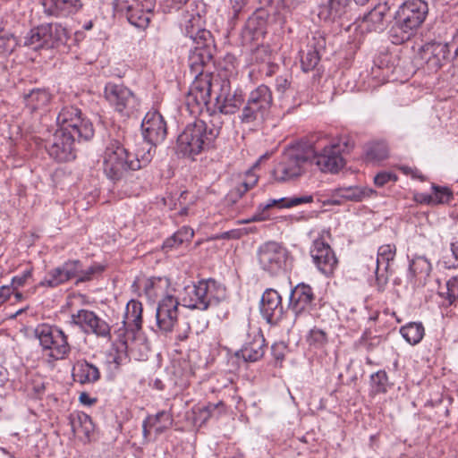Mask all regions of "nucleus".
<instances>
[{
  "mask_svg": "<svg viewBox=\"0 0 458 458\" xmlns=\"http://www.w3.org/2000/svg\"><path fill=\"white\" fill-rule=\"evenodd\" d=\"M56 123L60 129L47 148V153L57 162L72 161L76 157L75 140H89L94 136L93 123L85 116H56Z\"/></svg>",
  "mask_w": 458,
  "mask_h": 458,
  "instance_id": "1",
  "label": "nucleus"
},
{
  "mask_svg": "<svg viewBox=\"0 0 458 458\" xmlns=\"http://www.w3.org/2000/svg\"><path fill=\"white\" fill-rule=\"evenodd\" d=\"M212 61V49L193 52L190 55L189 65L194 77L190 91L186 97V110L190 114L209 113V99L213 87V75L204 72V66Z\"/></svg>",
  "mask_w": 458,
  "mask_h": 458,
  "instance_id": "2",
  "label": "nucleus"
},
{
  "mask_svg": "<svg viewBox=\"0 0 458 458\" xmlns=\"http://www.w3.org/2000/svg\"><path fill=\"white\" fill-rule=\"evenodd\" d=\"M425 0H406L394 11L387 36L394 45H402L413 38L428 15Z\"/></svg>",
  "mask_w": 458,
  "mask_h": 458,
  "instance_id": "3",
  "label": "nucleus"
},
{
  "mask_svg": "<svg viewBox=\"0 0 458 458\" xmlns=\"http://www.w3.org/2000/svg\"><path fill=\"white\" fill-rule=\"evenodd\" d=\"M170 285V280L165 276H151L145 281V296L149 302H157V325L165 332L171 331L175 325L180 303L173 295Z\"/></svg>",
  "mask_w": 458,
  "mask_h": 458,
  "instance_id": "4",
  "label": "nucleus"
},
{
  "mask_svg": "<svg viewBox=\"0 0 458 458\" xmlns=\"http://www.w3.org/2000/svg\"><path fill=\"white\" fill-rule=\"evenodd\" d=\"M219 134V127H208L206 121L196 118L186 125L177 138L175 152L179 157L196 160L208 149Z\"/></svg>",
  "mask_w": 458,
  "mask_h": 458,
  "instance_id": "5",
  "label": "nucleus"
},
{
  "mask_svg": "<svg viewBox=\"0 0 458 458\" xmlns=\"http://www.w3.org/2000/svg\"><path fill=\"white\" fill-rule=\"evenodd\" d=\"M225 298V287L211 278L186 285L180 293V301L184 307L201 311L217 306Z\"/></svg>",
  "mask_w": 458,
  "mask_h": 458,
  "instance_id": "6",
  "label": "nucleus"
},
{
  "mask_svg": "<svg viewBox=\"0 0 458 458\" xmlns=\"http://www.w3.org/2000/svg\"><path fill=\"white\" fill-rule=\"evenodd\" d=\"M354 140L349 135H341L326 144L321 149L309 147L310 165H316L322 173L337 174L346 165L344 155L354 148Z\"/></svg>",
  "mask_w": 458,
  "mask_h": 458,
  "instance_id": "7",
  "label": "nucleus"
},
{
  "mask_svg": "<svg viewBox=\"0 0 458 458\" xmlns=\"http://www.w3.org/2000/svg\"><path fill=\"white\" fill-rule=\"evenodd\" d=\"M311 154L308 148L301 144L285 148L272 171L274 179L283 182L299 178L310 165Z\"/></svg>",
  "mask_w": 458,
  "mask_h": 458,
  "instance_id": "8",
  "label": "nucleus"
},
{
  "mask_svg": "<svg viewBox=\"0 0 458 458\" xmlns=\"http://www.w3.org/2000/svg\"><path fill=\"white\" fill-rule=\"evenodd\" d=\"M131 157L118 140H111L106 147L103 157V170L106 177L115 182L128 171L140 169V161L138 158L131 159Z\"/></svg>",
  "mask_w": 458,
  "mask_h": 458,
  "instance_id": "9",
  "label": "nucleus"
},
{
  "mask_svg": "<svg viewBox=\"0 0 458 458\" xmlns=\"http://www.w3.org/2000/svg\"><path fill=\"white\" fill-rule=\"evenodd\" d=\"M257 259L260 269L271 276L284 274L293 262L287 248L276 241H268L259 245Z\"/></svg>",
  "mask_w": 458,
  "mask_h": 458,
  "instance_id": "10",
  "label": "nucleus"
},
{
  "mask_svg": "<svg viewBox=\"0 0 458 458\" xmlns=\"http://www.w3.org/2000/svg\"><path fill=\"white\" fill-rule=\"evenodd\" d=\"M35 336L43 352L55 360L65 359L71 352L68 336L56 326L40 324L35 328Z\"/></svg>",
  "mask_w": 458,
  "mask_h": 458,
  "instance_id": "11",
  "label": "nucleus"
},
{
  "mask_svg": "<svg viewBox=\"0 0 458 458\" xmlns=\"http://www.w3.org/2000/svg\"><path fill=\"white\" fill-rule=\"evenodd\" d=\"M142 304L139 301L131 300L126 306L123 317V326L125 333L123 335L121 342L125 346L127 352L140 360L136 356L135 352L140 346V329L142 324Z\"/></svg>",
  "mask_w": 458,
  "mask_h": 458,
  "instance_id": "12",
  "label": "nucleus"
},
{
  "mask_svg": "<svg viewBox=\"0 0 458 458\" xmlns=\"http://www.w3.org/2000/svg\"><path fill=\"white\" fill-rule=\"evenodd\" d=\"M71 324L78 327L86 335H94L107 342L112 339L109 324L92 310L81 309L72 313Z\"/></svg>",
  "mask_w": 458,
  "mask_h": 458,
  "instance_id": "13",
  "label": "nucleus"
},
{
  "mask_svg": "<svg viewBox=\"0 0 458 458\" xmlns=\"http://www.w3.org/2000/svg\"><path fill=\"white\" fill-rule=\"evenodd\" d=\"M325 234L329 235L330 230H323L319 236L313 241L310 256L318 269L328 276L334 273L338 260L330 245L325 242Z\"/></svg>",
  "mask_w": 458,
  "mask_h": 458,
  "instance_id": "14",
  "label": "nucleus"
},
{
  "mask_svg": "<svg viewBox=\"0 0 458 458\" xmlns=\"http://www.w3.org/2000/svg\"><path fill=\"white\" fill-rule=\"evenodd\" d=\"M79 272H81V260L69 259L61 266L49 270L44 279L39 282L38 286L55 288L72 279L79 284Z\"/></svg>",
  "mask_w": 458,
  "mask_h": 458,
  "instance_id": "15",
  "label": "nucleus"
},
{
  "mask_svg": "<svg viewBox=\"0 0 458 458\" xmlns=\"http://www.w3.org/2000/svg\"><path fill=\"white\" fill-rule=\"evenodd\" d=\"M421 50L426 67L430 72H437L449 61L450 49L447 43L428 42Z\"/></svg>",
  "mask_w": 458,
  "mask_h": 458,
  "instance_id": "16",
  "label": "nucleus"
},
{
  "mask_svg": "<svg viewBox=\"0 0 458 458\" xmlns=\"http://www.w3.org/2000/svg\"><path fill=\"white\" fill-rule=\"evenodd\" d=\"M315 301L313 289L305 284H297L290 294L289 307L295 315V318L310 313Z\"/></svg>",
  "mask_w": 458,
  "mask_h": 458,
  "instance_id": "17",
  "label": "nucleus"
},
{
  "mask_svg": "<svg viewBox=\"0 0 458 458\" xmlns=\"http://www.w3.org/2000/svg\"><path fill=\"white\" fill-rule=\"evenodd\" d=\"M260 313L268 324L276 325L284 315L282 297L277 291L267 289L264 292L260 301Z\"/></svg>",
  "mask_w": 458,
  "mask_h": 458,
  "instance_id": "18",
  "label": "nucleus"
},
{
  "mask_svg": "<svg viewBox=\"0 0 458 458\" xmlns=\"http://www.w3.org/2000/svg\"><path fill=\"white\" fill-rule=\"evenodd\" d=\"M396 255L394 244H384L377 250V267L375 270L376 284L378 291L382 292L389 280L390 263Z\"/></svg>",
  "mask_w": 458,
  "mask_h": 458,
  "instance_id": "19",
  "label": "nucleus"
},
{
  "mask_svg": "<svg viewBox=\"0 0 458 458\" xmlns=\"http://www.w3.org/2000/svg\"><path fill=\"white\" fill-rule=\"evenodd\" d=\"M272 102L273 97L270 89L264 84L259 85L250 93L243 107V114L267 113L269 111Z\"/></svg>",
  "mask_w": 458,
  "mask_h": 458,
  "instance_id": "20",
  "label": "nucleus"
},
{
  "mask_svg": "<svg viewBox=\"0 0 458 458\" xmlns=\"http://www.w3.org/2000/svg\"><path fill=\"white\" fill-rule=\"evenodd\" d=\"M44 13L49 17L67 18L82 7L81 0H41Z\"/></svg>",
  "mask_w": 458,
  "mask_h": 458,
  "instance_id": "21",
  "label": "nucleus"
},
{
  "mask_svg": "<svg viewBox=\"0 0 458 458\" xmlns=\"http://www.w3.org/2000/svg\"><path fill=\"white\" fill-rule=\"evenodd\" d=\"M265 342L260 331L254 330L252 333H248V340L237 352L236 355L245 361L255 362L264 356Z\"/></svg>",
  "mask_w": 458,
  "mask_h": 458,
  "instance_id": "22",
  "label": "nucleus"
},
{
  "mask_svg": "<svg viewBox=\"0 0 458 458\" xmlns=\"http://www.w3.org/2000/svg\"><path fill=\"white\" fill-rule=\"evenodd\" d=\"M373 193H375V191L367 187H339L331 191L328 203L332 205H342L347 201L359 202L371 196Z\"/></svg>",
  "mask_w": 458,
  "mask_h": 458,
  "instance_id": "23",
  "label": "nucleus"
},
{
  "mask_svg": "<svg viewBox=\"0 0 458 458\" xmlns=\"http://www.w3.org/2000/svg\"><path fill=\"white\" fill-rule=\"evenodd\" d=\"M148 126L145 127V140L151 144L147 154L145 153V161L148 156H151L152 150L155 152L156 146L164 141L166 137V123L164 116H152L147 122Z\"/></svg>",
  "mask_w": 458,
  "mask_h": 458,
  "instance_id": "24",
  "label": "nucleus"
},
{
  "mask_svg": "<svg viewBox=\"0 0 458 458\" xmlns=\"http://www.w3.org/2000/svg\"><path fill=\"white\" fill-rule=\"evenodd\" d=\"M105 97L116 112H123L132 99L131 91L122 84L109 82L105 87Z\"/></svg>",
  "mask_w": 458,
  "mask_h": 458,
  "instance_id": "25",
  "label": "nucleus"
},
{
  "mask_svg": "<svg viewBox=\"0 0 458 458\" xmlns=\"http://www.w3.org/2000/svg\"><path fill=\"white\" fill-rule=\"evenodd\" d=\"M72 376L81 385H91L100 379L101 374L95 364L86 360H79L72 367Z\"/></svg>",
  "mask_w": 458,
  "mask_h": 458,
  "instance_id": "26",
  "label": "nucleus"
},
{
  "mask_svg": "<svg viewBox=\"0 0 458 458\" xmlns=\"http://www.w3.org/2000/svg\"><path fill=\"white\" fill-rule=\"evenodd\" d=\"M51 96L44 89H33L24 95L25 108L30 113H46Z\"/></svg>",
  "mask_w": 458,
  "mask_h": 458,
  "instance_id": "27",
  "label": "nucleus"
},
{
  "mask_svg": "<svg viewBox=\"0 0 458 458\" xmlns=\"http://www.w3.org/2000/svg\"><path fill=\"white\" fill-rule=\"evenodd\" d=\"M387 12L386 4H377L364 14L360 26L369 32H382L386 29L385 17Z\"/></svg>",
  "mask_w": 458,
  "mask_h": 458,
  "instance_id": "28",
  "label": "nucleus"
},
{
  "mask_svg": "<svg viewBox=\"0 0 458 458\" xmlns=\"http://www.w3.org/2000/svg\"><path fill=\"white\" fill-rule=\"evenodd\" d=\"M311 202H313L312 195L284 197L278 199H269L266 203H261L259 205L258 209L261 212H264L274 207H276L278 208H291L293 207Z\"/></svg>",
  "mask_w": 458,
  "mask_h": 458,
  "instance_id": "29",
  "label": "nucleus"
},
{
  "mask_svg": "<svg viewBox=\"0 0 458 458\" xmlns=\"http://www.w3.org/2000/svg\"><path fill=\"white\" fill-rule=\"evenodd\" d=\"M48 31L47 23L31 29L24 37L23 45L34 50L47 48Z\"/></svg>",
  "mask_w": 458,
  "mask_h": 458,
  "instance_id": "30",
  "label": "nucleus"
},
{
  "mask_svg": "<svg viewBox=\"0 0 458 458\" xmlns=\"http://www.w3.org/2000/svg\"><path fill=\"white\" fill-rule=\"evenodd\" d=\"M70 424L72 432L79 437H84L85 438H89L94 430V424L91 418L84 412L71 415Z\"/></svg>",
  "mask_w": 458,
  "mask_h": 458,
  "instance_id": "31",
  "label": "nucleus"
},
{
  "mask_svg": "<svg viewBox=\"0 0 458 458\" xmlns=\"http://www.w3.org/2000/svg\"><path fill=\"white\" fill-rule=\"evenodd\" d=\"M186 36L191 38L198 45L194 52L212 49V58L214 57L215 46L213 45L212 35L210 31L205 29H200L199 27H198L197 30H194L193 28L190 29V27L187 25Z\"/></svg>",
  "mask_w": 458,
  "mask_h": 458,
  "instance_id": "32",
  "label": "nucleus"
},
{
  "mask_svg": "<svg viewBox=\"0 0 458 458\" xmlns=\"http://www.w3.org/2000/svg\"><path fill=\"white\" fill-rule=\"evenodd\" d=\"M350 4L341 0H328V3L320 7L318 15L325 20L342 18L349 10Z\"/></svg>",
  "mask_w": 458,
  "mask_h": 458,
  "instance_id": "33",
  "label": "nucleus"
},
{
  "mask_svg": "<svg viewBox=\"0 0 458 458\" xmlns=\"http://www.w3.org/2000/svg\"><path fill=\"white\" fill-rule=\"evenodd\" d=\"M389 148L385 141L370 142L365 146L364 160L369 163H378L386 159Z\"/></svg>",
  "mask_w": 458,
  "mask_h": 458,
  "instance_id": "34",
  "label": "nucleus"
},
{
  "mask_svg": "<svg viewBox=\"0 0 458 458\" xmlns=\"http://www.w3.org/2000/svg\"><path fill=\"white\" fill-rule=\"evenodd\" d=\"M432 270L430 262L424 256H415L409 264V275L419 281H425Z\"/></svg>",
  "mask_w": 458,
  "mask_h": 458,
  "instance_id": "35",
  "label": "nucleus"
},
{
  "mask_svg": "<svg viewBox=\"0 0 458 458\" xmlns=\"http://www.w3.org/2000/svg\"><path fill=\"white\" fill-rule=\"evenodd\" d=\"M49 29V38H47V48L59 47L68 44L70 38L66 28L59 23H47Z\"/></svg>",
  "mask_w": 458,
  "mask_h": 458,
  "instance_id": "36",
  "label": "nucleus"
},
{
  "mask_svg": "<svg viewBox=\"0 0 458 458\" xmlns=\"http://www.w3.org/2000/svg\"><path fill=\"white\" fill-rule=\"evenodd\" d=\"M444 299L443 306H456L458 302V276H453L446 281L445 288L438 292Z\"/></svg>",
  "mask_w": 458,
  "mask_h": 458,
  "instance_id": "37",
  "label": "nucleus"
},
{
  "mask_svg": "<svg viewBox=\"0 0 458 458\" xmlns=\"http://www.w3.org/2000/svg\"><path fill=\"white\" fill-rule=\"evenodd\" d=\"M400 333L407 343L415 345L419 344L424 336V327L421 323L411 322L402 327Z\"/></svg>",
  "mask_w": 458,
  "mask_h": 458,
  "instance_id": "38",
  "label": "nucleus"
},
{
  "mask_svg": "<svg viewBox=\"0 0 458 458\" xmlns=\"http://www.w3.org/2000/svg\"><path fill=\"white\" fill-rule=\"evenodd\" d=\"M173 423L172 416L165 411H159L155 417L148 416L145 419V428L147 427H155L157 432H162L164 429L169 428ZM147 436V429H145V437Z\"/></svg>",
  "mask_w": 458,
  "mask_h": 458,
  "instance_id": "39",
  "label": "nucleus"
},
{
  "mask_svg": "<svg viewBox=\"0 0 458 458\" xmlns=\"http://www.w3.org/2000/svg\"><path fill=\"white\" fill-rule=\"evenodd\" d=\"M243 104L241 94L226 97L222 104L218 103V110L222 114H234Z\"/></svg>",
  "mask_w": 458,
  "mask_h": 458,
  "instance_id": "40",
  "label": "nucleus"
},
{
  "mask_svg": "<svg viewBox=\"0 0 458 458\" xmlns=\"http://www.w3.org/2000/svg\"><path fill=\"white\" fill-rule=\"evenodd\" d=\"M18 43L16 38L0 22V53H12L16 48Z\"/></svg>",
  "mask_w": 458,
  "mask_h": 458,
  "instance_id": "41",
  "label": "nucleus"
},
{
  "mask_svg": "<svg viewBox=\"0 0 458 458\" xmlns=\"http://www.w3.org/2000/svg\"><path fill=\"white\" fill-rule=\"evenodd\" d=\"M320 61L318 51L315 47H310L306 53H303L301 60V69L308 72L315 69Z\"/></svg>",
  "mask_w": 458,
  "mask_h": 458,
  "instance_id": "42",
  "label": "nucleus"
},
{
  "mask_svg": "<svg viewBox=\"0 0 458 458\" xmlns=\"http://www.w3.org/2000/svg\"><path fill=\"white\" fill-rule=\"evenodd\" d=\"M328 341L327 334L318 327L310 329L307 335L308 344L317 349L323 348Z\"/></svg>",
  "mask_w": 458,
  "mask_h": 458,
  "instance_id": "43",
  "label": "nucleus"
},
{
  "mask_svg": "<svg viewBox=\"0 0 458 458\" xmlns=\"http://www.w3.org/2000/svg\"><path fill=\"white\" fill-rule=\"evenodd\" d=\"M370 382L375 394L386 393L388 386V377L385 370H379L370 377Z\"/></svg>",
  "mask_w": 458,
  "mask_h": 458,
  "instance_id": "44",
  "label": "nucleus"
},
{
  "mask_svg": "<svg viewBox=\"0 0 458 458\" xmlns=\"http://www.w3.org/2000/svg\"><path fill=\"white\" fill-rule=\"evenodd\" d=\"M104 269L105 267L100 264H93L85 267L83 263L81 261V272H79L78 282L84 283L90 281L95 277V276L101 274Z\"/></svg>",
  "mask_w": 458,
  "mask_h": 458,
  "instance_id": "45",
  "label": "nucleus"
},
{
  "mask_svg": "<svg viewBox=\"0 0 458 458\" xmlns=\"http://www.w3.org/2000/svg\"><path fill=\"white\" fill-rule=\"evenodd\" d=\"M259 166V162H256L253 166L246 172L244 181L237 187V192L242 196L246 191L253 188L258 182L259 177L254 173V169Z\"/></svg>",
  "mask_w": 458,
  "mask_h": 458,
  "instance_id": "46",
  "label": "nucleus"
},
{
  "mask_svg": "<svg viewBox=\"0 0 458 458\" xmlns=\"http://www.w3.org/2000/svg\"><path fill=\"white\" fill-rule=\"evenodd\" d=\"M432 199L434 204L448 203L453 198V193L447 187L432 184Z\"/></svg>",
  "mask_w": 458,
  "mask_h": 458,
  "instance_id": "47",
  "label": "nucleus"
},
{
  "mask_svg": "<svg viewBox=\"0 0 458 458\" xmlns=\"http://www.w3.org/2000/svg\"><path fill=\"white\" fill-rule=\"evenodd\" d=\"M128 21L134 27L140 29L142 27L143 7L140 4L136 6L130 5L126 11Z\"/></svg>",
  "mask_w": 458,
  "mask_h": 458,
  "instance_id": "48",
  "label": "nucleus"
},
{
  "mask_svg": "<svg viewBox=\"0 0 458 458\" xmlns=\"http://www.w3.org/2000/svg\"><path fill=\"white\" fill-rule=\"evenodd\" d=\"M380 343L381 338L379 336H369L367 332L362 335L360 340V346L368 352L373 351Z\"/></svg>",
  "mask_w": 458,
  "mask_h": 458,
  "instance_id": "49",
  "label": "nucleus"
},
{
  "mask_svg": "<svg viewBox=\"0 0 458 458\" xmlns=\"http://www.w3.org/2000/svg\"><path fill=\"white\" fill-rule=\"evenodd\" d=\"M32 267L25 269L21 275L13 277L11 284L13 289L23 286L32 277Z\"/></svg>",
  "mask_w": 458,
  "mask_h": 458,
  "instance_id": "50",
  "label": "nucleus"
},
{
  "mask_svg": "<svg viewBox=\"0 0 458 458\" xmlns=\"http://www.w3.org/2000/svg\"><path fill=\"white\" fill-rule=\"evenodd\" d=\"M391 181H397V175L391 172H380L374 177V183L377 187H383Z\"/></svg>",
  "mask_w": 458,
  "mask_h": 458,
  "instance_id": "51",
  "label": "nucleus"
},
{
  "mask_svg": "<svg viewBox=\"0 0 458 458\" xmlns=\"http://www.w3.org/2000/svg\"><path fill=\"white\" fill-rule=\"evenodd\" d=\"M287 346L283 342L275 343L271 346V353L276 361L282 362L284 360Z\"/></svg>",
  "mask_w": 458,
  "mask_h": 458,
  "instance_id": "52",
  "label": "nucleus"
},
{
  "mask_svg": "<svg viewBox=\"0 0 458 458\" xmlns=\"http://www.w3.org/2000/svg\"><path fill=\"white\" fill-rule=\"evenodd\" d=\"M303 3L304 0H279L277 4L278 7L283 11L292 13Z\"/></svg>",
  "mask_w": 458,
  "mask_h": 458,
  "instance_id": "53",
  "label": "nucleus"
},
{
  "mask_svg": "<svg viewBox=\"0 0 458 458\" xmlns=\"http://www.w3.org/2000/svg\"><path fill=\"white\" fill-rule=\"evenodd\" d=\"M291 86V75H279L276 79V89L278 92L284 93Z\"/></svg>",
  "mask_w": 458,
  "mask_h": 458,
  "instance_id": "54",
  "label": "nucleus"
},
{
  "mask_svg": "<svg viewBox=\"0 0 458 458\" xmlns=\"http://www.w3.org/2000/svg\"><path fill=\"white\" fill-rule=\"evenodd\" d=\"M182 239L176 237V233H174L172 236L167 238L162 245V249L165 251H168L174 248H177L182 245Z\"/></svg>",
  "mask_w": 458,
  "mask_h": 458,
  "instance_id": "55",
  "label": "nucleus"
},
{
  "mask_svg": "<svg viewBox=\"0 0 458 458\" xmlns=\"http://www.w3.org/2000/svg\"><path fill=\"white\" fill-rule=\"evenodd\" d=\"M191 330L190 324L188 322H183L178 325V333L175 336V340L177 342H183L188 339L189 333Z\"/></svg>",
  "mask_w": 458,
  "mask_h": 458,
  "instance_id": "56",
  "label": "nucleus"
},
{
  "mask_svg": "<svg viewBox=\"0 0 458 458\" xmlns=\"http://www.w3.org/2000/svg\"><path fill=\"white\" fill-rule=\"evenodd\" d=\"M175 233L177 238L179 237L182 239V243L190 242L194 235L193 230L187 226H182Z\"/></svg>",
  "mask_w": 458,
  "mask_h": 458,
  "instance_id": "57",
  "label": "nucleus"
},
{
  "mask_svg": "<svg viewBox=\"0 0 458 458\" xmlns=\"http://www.w3.org/2000/svg\"><path fill=\"white\" fill-rule=\"evenodd\" d=\"M263 21L259 19V17H250L246 22L245 29L250 32H255L258 29V25L262 23Z\"/></svg>",
  "mask_w": 458,
  "mask_h": 458,
  "instance_id": "58",
  "label": "nucleus"
},
{
  "mask_svg": "<svg viewBox=\"0 0 458 458\" xmlns=\"http://www.w3.org/2000/svg\"><path fill=\"white\" fill-rule=\"evenodd\" d=\"M247 1L248 0H230L235 16L238 15L242 9L246 5Z\"/></svg>",
  "mask_w": 458,
  "mask_h": 458,
  "instance_id": "59",
  "label": "nucleus"
},
{
  "mask_svg": "<svg viewBox=\"0 0 458 458\" xmlns=\"http://www.w3.org/2000/svg\"><path fill=\"white\" fill-rule=\"evenodd\" d=\"M416 201L424 204H434L432 199V194L419 193L415 196Z\"/></svg>",
  "mask_w": 458,
  "mask_h": 458,
  "instance_id": "60",
  "label": "nucleus"
},
{
  "mask_svg": "<svg viewBox=\"0 0 458 458\" xmlns=\"http://www.w3.org/2000/svg\"><path fill=\"white\" fill-rule=\"evenodd\" d=\"M200 21V16L199 15H191V17L186 21L185 27L188 25L190 29L193 28L194 30H197L198 27H199V22Z\"/></svg>",
  "mask_w": 458,
  "mask_h": 458,
  "instance_id": "61",
  "label": "nucleus"
},
{
  "mask_svg": "<svg viewBox=\"0 0 458 458\" xmlns=\"http://www.w3.org/2000/svg\"><path fill=\"white\" fill-rule=\"evenodd\" d=\"M451 251L456 261H458V233L454 236L451 242Z\"/></svg>",
  "mask_w": 458,
  "mask_h": 458,
  "instance_id": "62",
  "label": "nucleus"
},
{
  "mask_svg": "<svg viewBox=\"0 0 458 458\" xmlns=\"http://www.w3.org/2000/svg\"><path fill=\"white\" fill-rule=\"evenodd\" d=\"M80 401L81 403L84 404H92L96 402L95 399H92L89 397V395L87 393H81L80 395Z\"/></svg>",
  "mask_w": 458,
  "mask_h": 458,
  "instance_id": "63",
  "label": "nucleus"
},
{
  "mask_svg": "<svg viewBox=\"0 0 458 458\" xmlns=\"http://www.w3.org/2000/svg\"><path fill=\"white\" fill-rule=\"evenodd\" d=\"M399 169L404 174H412L414 176V171L411 167L407 165L400 166Z\"/></svg>",
  "mask_w": 458,
  "mask_h": 458,
  "instance_id": "64",
  "label": "nucleus"
}]
</instances>
